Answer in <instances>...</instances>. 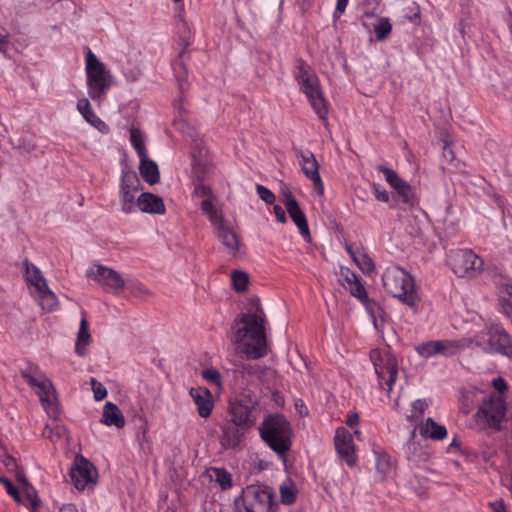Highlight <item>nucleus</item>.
<instances>
[{
    "instance_id": "obj_1",
    "label": "nucleus",
    "mask_w": 512,
    "mask_h": 512,
    "mask_svg": "<svg viewBox=\"0 0 512 512\" xmlns=\"http://www.w3.org/2000/svg\"><path fill=\"white\" fill-rule=\"evenodd\" d=\"M265 314L257 307L254 313H244L235 318L231 342L237 353L249 359H258L266 352L264 332Z\"/></svg>"
},
{
    "instance_id": "obj_2",
    "label": "nucleus",
    "mask_w": 512,
    "mask_h": 512,
    "mask_svg": "<svg viewBox=\"0 0 512 512\" xmlns=\"http://www.w3.org/2000/svg\"><path fill=\"white\" fill-rule=\"evenodd\" d=\"M261 439L280 458H285L292 445V428L282 415H269L259 427Z\"/></svg>"
},
{
    "instance_id": "obj_3",
    "label": "nucleus",
    "mask_w": 512,
    "mask_h": 512,
    "mask_svg": "<svg viewBox=\"0 0 512 512\" xmlns=\"http://www.w3.org/2000/svg\"><path fill=\"white\" fill-rule=\"evenodd\" d=\"M385 290L412 310H417L420 298L414 278L404 269L388 267L382 276Z\"/></svg>"
},
{
    "instance_id": "obj_4",
    "label": "nucleus",
    "mask_w": 512,
    "mask_h": 512,
    "mask_svg": "<svg viewBox=\"0 0 512 512\" xmlns=\"http://www.w3.org/2000/svg\"><path fill=\"white\" fill-rule=\"evenodd\" d=\"M25 281L31 297L44 312L55 311L59 306L56 294L49 288L42 271L33 263L25 261Z\"/></svg>"
},
{
    "instance_id": "obj_5",
    "label": "nucleus",
    "mask_w": 512,
    "mask_h": 512,
    "mask_svg": "<svg viewBox=\"0 0 512 512\" xmlns=\"http://www.w3.org/2000/svg\"><path fill=\"white\" fill-rule=\"evenodd\" d=\"M86 85L89 97L96 101L105 97L112 85V74L88 48L85 55Z\"/></svg>"
},
{
    "instance_id": "obj_6",
    "label": "nucleus",
    "mask_w": 512,
    "mask_h": 512,
    "mask_svg": "<svg viewBox=\"0 0 512 512\" xmlns=\"http://www.w3.org/2000/svg\"><path fill=\"white\" fill-rule=\"evenodd\" d=\"M22 377L39 397L40 403L50 417L56 418L58 411V395L51 380L37 367H29L22 371Z\"/></svg>"
},
{
    "instance_id": "obj_7",
    "label": "nucleus",
    "mask_w": 512,
    "mask_h": 512,
    "mask_svg": "<svg viewBox=\"0 0 512 512\" xmlns=\"http://www.w3.org/2000/svg\"><path fill=\"white\" fill-rule=\"evenodd\" d=\"M274 490L264 484L246 486L235 498L237 512H274Z\"/></svg>"
},
{
    "instance_id": "obj_8",
    "label": "nucleus",
    "mask_w": 512,
    "mask_h": 512,
    "mask_svg": "<svg viewBox=\"0 0 512 512\" xmlns=\"http://www.w3.org/2000/svg\"><path fill=\"white\" fill-rule=\"evenodd\" d=\"M296 80L319 118L325 120L328 115V103L324 98L318 77L309 72L304 63H301L298 66Z\"/></svg>"
},
{
    "instance_id": "obj_9",
    "label": "nucleus",
    "mask_w": 512,
    "mask_h": 512,
    "mask_svg": "<svg viewBox=\"0 0 512 512\" xmlns=\"http://www.w3.org/2000/svg\"><path fill=\"white\" fill-rule=\"evenodd\" d=\"M477 346L488 353H500L512 358V337L501 327L491 326L474 337Z\"/></svg>"
},
{
    "instance_id": "obj_10",
    "label": "nucleus",
    "mask_w": 512,
    "mask_h": 512,
    "mask_svg": "<svg viewBox=\"0 0 512 512\" xmlns=\"http://www.w3.org/2000/svg\"><path fill=\"white\" fill-rule=\"evenodd\" d=\"M448 264L458 277L473 278L483 270V260L470 249H457L448 255Z\"/></svg>"
},
{
    "instance_id": "obj_11",
    "label": "nucleus",
    "mask_w": 512,
    "mask_h": 512,
    "mask_svg": "<svg viewBox=\"0 0 512 512\" xmlns=\"http://www.w3.org/2000/svg\"><path fill=\"white\" fill-rule=\"evenodd\" d=\"M370 359L373 362L380 386L382 388L386 386V391L389 394L398 374L396 358L388 351L375 349L370 352Z\"/></svg>"
},
{
    "instance_id": "obj_12",
    "label": "nucleus",
    "mask_w": 512,
    "mask_h": 512,
    "mask_svg": "<svg viewBox=\"0 0 512 512\" xmlns=\"http://www.w3.org/2000/svg\"><path fill=\"white\" fill-rule=\"evenodd\" d=\"M192 196L199 203L202 213L208 218L213 229L227 221L224 218L222 208L216 196L212 193L209 186L204 184L196 185Z\"/></svg>"
},
{
    "instance_id": "obj_13",
    "label": "nucleus",
    "mask_w": 512,
    "mask_h": 512,
    "mask_svg": "<svg viewBox=\"0 0 512 512\" xmlns=\"http://www.w3.org/2000/svg\"><path fill=\"white\" fill-rule=\"evenodd\" d=\"M466 347L464 339H440L430 340L415 346L417 354L425 359L432 357H450L456 355Z\"/></svg>"
},
{
    "instance_id": "obj_14",
    "label": "nucleus",
    "mask_w": 512,
    "mask_h": 512,
    "mask_svg": "<svg viewBox=\"0 0 512 512\" xmlns=\"http://www.w3.org/2000/svg\"><path fill=\"white\" fill-rule=\"evenodd\" d=\"M86 276L98 283L103 290L118 294L126 286L122 275L111 267L93 264L86 270Z\"/></svg>"
},
{
    "instance_id": "obj_15",
    "label": "nucleus",
    "mask_w": 512,
    "mask_h": 512,
    "mask_svg": "<svg viewBox=\"0 0 512 512\" xmlns=\"http://www.w3.org/2000/svg\"><path fill=\"white\" fill-rule=\"evenodd\" d=\"M140 189V182L135 172L124 171L121 176L119 187V201L121 211L125 214L136 212L137 193Z\"/></svg>"
},
{
    "instance_id": "obj_16",
    "label": "nucleus",
    "mask_w": 512,
    "mask_h": 512,
    "mask_svg": "<svg viewBox=\"0 0 512 512\" xmlns=\"http://www.w3.org/2000/svg\"><path fill=\"white\" fill-rule=\"evenodd\" d=\"M505 403L500 396H491L484 400L476 413L477 421L487 427L499 429L505 417Z\"/></svg>"
},
{
    "instance_id": "obj_17",
    "label": "nucleus",
    "mask_w": 512,
    "mask_h": 512,
    "mask_svg": "<svg viewBox=\"0 0 512 512\" xmlns=\"http://www.w3.org/2000/svg\"><path fill=\"white\" fill-rule=\"evenodd\" d=\"M70 476L75 488L79 491L93 490L98 479L94 465L83 457L75 461L70 470Z\"/></svg>"
},
{
    "instance_id": "obj_18",
    "label": "nucleus",
    "mask_w": 512,
    "mask_h": 512,
    "mask_svg": "<svg viewBox=\"0 0 512 512\" xmlns=\"http://www.w3.org/2000/svg\"><path fill=\"white\" fill-rule=\"evenodd\" d=\"M334 445L338 457L348 466L353 467L357 463L356 445L353 435L345 427H338L335 430Z\"/></svg>"
},
{
    "instance_id": "obj_19",
    "label": "nucleus",
    "mask_w": 512,
    "mask_h": 512,
    "mask_svg": "<svg viewBox=\"0 0 512 512\" xmlns=\"http://www.w3.org/2000/svg\"><path fill=\"white\" fill-rule=\"evenodd\" d=\"M298 160L303 174L312 181L315 192L322 196L324 194V183L319 174V163L310 151L298 153Z\"/></svg>"
},
{
    "instance_id": "obj_20",
    "label": "nucleus",
    "mask_w": 512,
    "mask_h": 512,
    "mask_svg": "<svg viewBox=\"0 0 512 512\" xmlns=\"http://www.w3.org/2000/svg\"><path fill=\"white\" fill-rule=\"evenodd\" d=\"M379 170L383 173L388 184L397 191L403 202L412 205L415 199L412 187L394 170L387 167H379Z\"/></svg>"
},
{
    "instance_id": "obj_21",
    "label": "nucleus",
    "mask_w": 512,
    "mask_h": 512,
    "mask_svg": "<svg viewBox=\"0 0 512 512\" xmlns=\"http://www.w3.org/2000/svg\"><path fill=\"white\" fill-rule=\"evenodd\" d=\"M189 395L196 406L199 416L208 418L214 408L213 396L210 390L202 386L192 387L189 390Z\"/></svg>"
},
{
    "instance_id": "obj_22",
    "label": "nucleus",
    "mask_w": 512,
    "mask_h": 512,
    "mask_svg": "<svg viewBox=\"0 0 512 512\" xmlns=\"http://www.w3.org/2000/svg\"><path fill=\"white\" fill-rule=\"evenodd\" d=\"M214 232L229 254L236 255L239 252L241 241L230 222L225 221L218 225Z\"/></svg>"
},
{
    "instance_id": "obj_23",
    "label": "nucleus",
    "mask_w": 512,
    "mask_h": 512,
    "mask_svg": "<svg viewBox=\"0 0 512 512\" xmlns=\"http://www.w3.org/2000/svg\"><path fill=\"white\" fill-rule=\"evenodd\" d=\"M147 214L163 215L166 213V207L163 199L150 192H142L137 197L136 210Z\"/></svg>"
},
{
    "instance_id": "obj_24",
    "label": "nucleus",
    "mask_w": 512,
    "mask_h": 512,
    "mask_svg": "<svg viewBox=\"0 0 512 512\" xmlns=\"http://www.w3.org/2000/svg\"><path fill=\"white\" fill-rule=\"evenodd\" d=\"M76 109L84 120L100 133H109V126L96 115L88 98H79L76 104Z\"/></svg>"
},
{
    "instance_id": "obj_25",
    "label": "nucleus",
    "mask_w": 512,
    "mask_h": 512,
    "mask_svg": "<svg viewBox=\"0 0 512 512\" xmlns=\"http://www.w3.org/2000/svg\"><path fill=\"white\" fill-rule=\"evenodd\" d=\"M100 423L121 429L125 426V417L116 404L108 401L103 406Z\"/></svg>"
},
{
    "instance_id": "obj_26",
    "label": "nucleus",
    "mask_w": 512,
    "mask_h": 512,
    "mask_svg": "<svg viewBox=\"0 0 512 512\" xmlns=\"http://www.w3.org/2000/svg\"><path fill=\"white\" fill-rule=\"evenodd\" d=\"M230 422L235 423L242 428H250L254 424L251 408L242 403H234L231 406Z\"/></svg>"
},
{
    "instance_id": "obj_27",
    "label": "nucleus",
    "mask_w": 512,
    "mask_h": 512,
    "mask_svg": "<svg viewBox=\"0 0 512 512\" xmlns=\"http://www.w3.org/2000/svg\"><path fill=\"white\" fill-rule=\"evenodd\" d=\"M245 430H247V428H242L229 421L224 425L221 444L225 448H234L238 446L243 438Z\"/></svg>"
},
{
    "instance_id": "obj_28",
    "label": "nucleus",
    "mask_w": 512,
    "mask_h": 512,
    "mask_svg": "<svg viewBox=\"0 0 512 512\" xmlns=\"http://www.w3.org/2000/svg\"><path fill=\"white\" fill-rule=\"evenodd\" d=\"M417 429L422 437L433 440H442L447 436L446 427L436 423L432 418H427L424 423L417 426Z\"/></svg>"
},
{
    "instance_id": "obj_29",
    "label": "nucleus",
    "mask_w": 512,
    "mask_h": 512,
    "mask_svg": "<svg viewBox=\"0 0 512 512\" xmlns=\"http://www.w3.org/2000/svg\"><path fill=\"white\" fill-rule=\"evenodd\" d=\"M139 172L144 181L148 184H156L160 180V173L156 162L148 158H139Z\"/></svg>"
},
{
    "instance_id": "obj_30",
    "label": "nucleus",
    "mask_w": 512,
    "mask_h": 512,
    "mask_svg": "<svg viewBox=\"0 0 512 512\" xmlns=\"http://www.w3.org/2000/svg\"><path fill=\"white\" fill-rule=\"evenodd\" d=\"M91 341V335L88 331V321L86 319L85 312H82V318L79 324V330L77 333V339L75 343V351L79 356H83L86 353V347Z\"/></svg>"
},
{
    "instance_id": "obj_31",
    "label": "nucleus",
    "mask_w": 512,
    "mask_h": 512,
    "mask_svg": "<svg viewBox=\"0 0 512 512\" xmlns=\"http://www.w3.org/2000/svg\"><path fill=\"white\" fill-rule=\"evenodd\" d=\"M376 456V472L381 480H384L391 476L394 472V465L389 455L383 451L374 450Z\"/></svg>"
},
{
    "instance_id": "obj_32",
    "label": "nucleus",
    "mask_w": 512,
    "mask_h": 512,
    "mask_svg": "<svg viewBox=\"0 0 512 512\" xmlns=\"http://www.w3.org/2000/svg\"><path fill=\"white\" fill-rule=\"evenodd\" d=\"M280 500L285 505L293 504L298 495V489L294 481L286 478L279 486Z\"/></svg>"
},
{
    "instance_id": "obj_33",
    "label": "nucleus",
    "mask_w": 512,
    "mask_h": 512,
    "mask_svg": "<svg viewBox=\"0 0 512 512\" xmlns=\"http://www.w3.org/2000/svg\"><path fill=\"white\" fill-rule=\"evenodd\" d=\"M290 218L293 220L297 228L299 229L300 234L305 240H310V231L307 223L306 216L300 209L299 205L292 207L287 210Z\"/></svg>"
},
{
    "instance_id": "obj_34",
    "label": "nucleus",
    "mask_w": 512,
    "mask_h": 512,
    "mask_svg": "<svg viewBox=\"0 0 512 512\" xmlns=\"http://www.w3.org/2000/svg\"><path fill=\"white\" fill-rule=\"evenodd\" d=\"M429 404L430 402L427 401L426 399H417L414 402H412L410 413L407 414L406 416L407 420L410 423L418 426L417 422L423 418L425 410L428 408ZM416 429L417 427H415L414 430ZM414 433L415 431L412 432V436L414 435Z\"/></svg>"
},
{
    "instance_id": "obj_35",
    "label": "nucleus",
    "mask_w": 512,
    "mask_h": 512,
    "mask_svg": "<svg viewBox=\"0 0 512 512\" xmlns=\"http://www.w3.org/2000/svg\"><path fill=\"white\" fill-rule=\"evenodd\" d=\"M130 142L139 158H144L147 155L146 137L139 129L134 127L130 129Z\"/></svg>"
},
{
    "instance_id": "obj_36",
    "label": "nucleus",
    "mask_w": 512,
    "mask_h": 512,
    "mask_svg": "<svg viewBox=\"0 0 512 512\" xmlns=\"http://www.w3.org/2000/svg\"><path fill=\"white\" fill-rule=\"evenodd\" d=\"M209 476L211 480L216 482L222 490H227L232 487V476L223 468L210 469Z\"/></svg>"
},
{
    "instance_id": "obj_37",
    "label": "nucleus",
    "mask_w": 512,
    "mask_h": 512,
    "mask_svg": "<svg viewBox=\"0 0 512 512\" xmlns=\"http://www.w3.org/2000/svg\"><path fill=\"white\" fill-rule=\"evenodd\" d=\"M353 262L364 274H370L375 270L374 261L364 251H358V255L354 257Z\"/></svg>"
},
{
    "instance_id": "obj_38",
    "label": "nucleus",
    "mask_w": 512,
    "mask_h": 512,
    "mask_svg": "<svg viewBox=\"0 0 512 512\" xmlns=\"http://www.w3.org/2000/svg\"><path fill=\"white\" fill-rule=\"evenodd\" d=\"M231 281L233 288L238 292H243L247 289L249 278L245 272L234 271L231 274Z\"/></svg>"
},
{
    "instance_id": "obj_39",
    "label": "nucleus",
    "mask_w": 512,
    "mask_h": 512,
    "mask_svg": "<svg viewBox=\"0 0 512 512\" xmlns=\"http://www.w3.org/2000/svg\"><path fill=\"white\" fill-rule=\"evenodd\" d=\"M392 25L388 18H381L378 23L374 25V32L377 40H384L391 33Z\"/></svg>"
},
{
    "instance_id": "obj_40",
    "label": "nucleus",
    "mask_w": 512,
    "mask_h": 512,
    "mask_svg": "<svg viewBox=\"0 0 512 512\" xmlns=\"http://www.w3.org/2000/svg\"><path fill=\"white\" fill-rule=\"evenodd\" d=\"M339 275L340 281L346 289L359 281L357 275L347 267H340Z\"/></svg>"
},
{
    "instance_id": "obj_41",
    "label": "nucleus",
    "mask_w": 512,
    "mask_h": 512,
    "mask_svg": "<svg viewBox=\"0 0 512 512\" xmlns=\"http://www.w3.org/2000/svg\"><path fill=\"white\" fill-rule=\"evenodd\" d=\"M90 384L96 401H101L107 396V389L95 378L90 379Z\"/></svg>"
},
{
    "instance_id": "obj_42",
    "label": "nucleus",
    "mask_w": 512,
    "mask_h": 512,
    "mask_svg": "<svg viewBox=\"0 0 512 512\" xmlns=\"http://www.w3.org/2000/svg\"><path fill=\"white\" fill-rule=\"evenodd\" d=\"M3 465L6 467L8 471H12L16 473V476L19 480H22V474L18 469L17 460L14 456L11 454L5 456L3 459L0 460Z\"/></svg>"
},
{
    "instance_id": "obj_43",
    "label": "nucleus",
    "mask_w": 512,
    "mask_h": 512,
    "mask_svg": "<svg viewBox=\"0 0 512 512\" xmlns=\"http://www.w3.org/2000/svg\"><path fill=\"white\" fill-rule=\"evenodd\" d=\"M256 191H257V194L260 197V199L263 200L265 203H267V204L274 203L275 195L270 189H268L267 187H265L261 184H257Z\"/></svg>"
},
{
    "instance_id": "obj_44",
    "label": "nucleus",
    "mask_w": 512,
    "mask_h": 512,
    "mask_svg": "<svg viewBox=\"0 0 512 512\" xmlns=\"http://www.w3.org/2000/svg\"><path fill=\"white\" fill-rule=\"evenodd\" d=\"M281 195L283 196V202L287 210L298 205L296 199L294 198L288 186H282Z\"/></svg>"
},
{
    "instance_id": "obj_45",
    "label": "nucleus",
    "mask_w": 512,
    "mask_h": 512,
    "mask_svg": "<svg viewBox=\"0 0 512 512\" xmlns=\"http://www.w3.org/2000/svg\"><path fill=\"white\" fill-rule=\"evenodd\" d=\"M347 289L349 290L350 294L357 298L359 301L367 300V292L364 286L361 284L360 280Z\"/></svg>"
},
{
    "instance_id": "obj_46",
    "label": "nucleus",
    "mask_w": 512,
    "mask_h": 512,
    "mask_svg": "<svg viewBox=\"0 0 512 512\" xmlns=\"http://www.w3.org/2000/svg\"><path fill=\"white\" fill-rule=\"evenodd\" d=\"M202 376L206 381L216 385L217 387H220V385H221L220 374L216 369H214V368L205 369L202 372Z\"/></svg>"
},
{
    "instance_id": "obj_47",
    "label": "nucleus",
    "mask_w": 512,
    "mask_h": 512,
    "mask_svg": "<svg viewBox=\"0 0 512 512\" xmlns=\"http://www.w3.org/2000/svg\"><path fill=\"white\" fill-rule=\"evenodd\" d=\"M0 483L4 485L8 495H10L15 501L20 502V495L17 488L14 487L8 478L0 476Z\"/></svg>"
},
{
    "instance_id": "obj_48",
    "label": "nucleus",
    "mask_w": 512,
    "mask_h": 512,
    "mask_svg": "<svg viewBox=\"0 0 512 512\" xmlns=\"http://www.w3.org/2000/svg\"><path fill=\"white\" fill-rule=\"evenodd\" d=\"M360 302L365 306V309L371 317L372 322L376 326V313L379 310L378 304L370 300L368 297L367 300H361Z\"/></svg>"
},
{
    "instance_id": "obj_49",
    "label": "nucleus",
    "mask_w": 512,
    "mask_h": 512,
    "mask_svg": "<svg viewBox=\"0 0 512 512\" xmlns=\"http://www.w3.org/2000/svg\"><path fill=\"white\" fill-rule=\"evenodd\" d=\"M499 294L501 298V302L504 299H509L512 301V282L505 281L499 286Z\"/></svg>"
},
{
    "instance_id": "obj_50",
    "label": "nucleus",
    "mask_w": 512,
    "mask_h": 512,
    "mask_svg": "<svg viewBox=\"0 0 512 512\" xmlns=\"http://www.w3.org/2000/svg\"><path fill=\"white\" fill-rule=\"evenodd\" d=\"M373 193L378 201L387 203L390 200L389 193L385 189H381L378 185L373 186Z\"/></svg>"
},
{
    "instance_id": "obj_51",
    "label": "nucleus",
    "mask_w": 512,
    "mask_h": 512,
    "mask_svg": "<svg viewBox=\"0 0 512 512\" xmlns=\"http://www.w3.org/2000/svg\"><path fill=\"white\" fill-rule=\"evenodd\" d=\"M348 2L349 0H336V7L333 13L334 19H338L345 12Z\"/></svg>"
},
{
    "instance_id": "obj_52",
    "label": "nucleus",
    "mask_w": 512,
    "mask_h": 512,
    "mask_svg": "<svg viewBox=\"0 0 512 512\" xmlns=\"http://www.w3.org/2000/svg\"><path fill=\"white\" fill-rule=\"evenodd\" d=\"M359 422H360V417L357 412L349 413L345 420L346 425L351 429L356 428L358 426Z\"/></svg>"
},
{
    "instance_id": "obj_53",
    "label": "nucleus",
    "mask_w": 512,
    "mask_h": 512,
    "mask_svg": "<svg viewBox=\"0 0 512 512\" xmlns=\"http://www.w3.org/2000/svg\"><path fill=\"white\" fill-rule=\"evenodd\" d=\"M10 44L9 35L7 33L0 32V52L7 56V50Z\"/></svg>"
},
{
    "instance_id": "obj_54",
    "label": "nucleus",
    "mask_w": 512,
    "mask_h": 512,
    "mask_svg": "<svg viewBox=\"0 0 512 512\" xmlns=\"http://www.w3.org/2000/svg\"><path fill=\"white\" fill-rule=\"evenodd\" d=\"M491 512H508L502 499H497L490 504Z\"/></svg>"
},
{
    "instance_id": "obj_55",
    "label": "nucleus",
    "mask_w": 512,
    "mask_h": 512,
    "mask_svg": "<svg viewBox=\"0 0 512 512\" xmlns=\"http://www.w3.org/2000/svg\"><path fill=\"white\" fill-rule=\"evenodd\" d=\"M273 212H274V215H275L277 221H279L280 223L286 222V220H287L286 214H285V211L282 209V207H280L279 205H274Z\"/></svg>"
},
{
    "instance_id": "obj_56",
    "label": "nucleus",
    "mask_w": 512,
    "mask_h": 512,
    "mask_svg": "<svg viewBox=\"0 0 512 512\" xmlns=\"http://www.w3.org/2000/svg\"><path fill=\"white\" fill-rule=\"evenodd\" d=\"M502 311L511 319L512 321V301L509 299H504L501 302Z\"/></svg>"
},
{
    "instance_id": "obj_57",
    "label": "nucleus",
    "mask_w": 512,
    "mask_h": 512,
    "mask_svg": "<svg viewBox=\"0 0 512 512\" xmlns=\"http://www.w3.org/2000/svg\"><path fill=\"white\" fill-rule=\"evenodd\" d=\"M493 386L499 392H503L507 388L505 380L500 377L493 380Z\"/></svg>"
},
{
    "instance_id": "obj_58",
    "label": "nucleus",
    "mask_w": 512,
    "mask_h": 512,
    "mask_svg": "<svg viewBox=\"0 0 512 512\" xmlns=\"http://www.w3.org/2000/svg\"><path fill=\"white\" fill-rule=\"evenodd\" d=\"M9 449L4 444V442L0 439V460L3 459L5 456L9 455Z\"/></svg>"
},
{
    "instance_id": "obj_59",
    "label": "nucleus",
    "mask_w": 512,
    "mask_h": 512,
    "mask_svg": "<svg viewBox=\"0 0 512 512\" xmlns=\"http://www.w3.org/2000/svg\"><path fill=\"white\" fill-rule=\"evenodd\" d=\"M59 512H78V510L73 504H66L60 508Z\"/></svg>"
},
{
    "instance_id": "obj_60",
    "label": "nucleus",
    "mask_w": 512,
    "mask_h": 512,
    "mask_svg": "<svg viewBox=\"0 0 512 512\" xmlns=\"http://www.w3.org/2000/svg\"><path fill=\"white\" fill-rule=\"evenodd\" d=\"M414 10L415 11H414L413 15L409 17V21H411V22H418L419 19H420V10H419L418 7H415Z\"/></svg>"
},
{
    "instance_id": "obj_61",
    "label": "nucleus",
    "mask_w": 512,
    "mask_h": 512,
    "mask_svg": "<svg viewBox=\"0 0 512 512\" xmlns=\"http://www.w3.org/2000/svg\"><path fill=\"white\" fill-rule=\"evenodd\" d=\"M346 251L348 252V254L350 255V257L352 258V260L354 261V257H357L358 255V251H354L352 249V247L350 245H346Z\"/></svg>"
},
{
    "instance_id": "obj_62",
    "label": "nucleus",
    "mask_w": 512,
    "mask_h": 512,
    "mask_svg": "<svg viewBox=\"0 0 512 512\" xmlns=\"http://www.w3.org/2000/svg\"><path fill=\"white\" fill-rule=\"evenodd\" d=\"M352 435L353 437L355 436L357 440H362V432L359 429H357V427L354 429Z\"/></svg>"
},
{
    "instance_id": "obj_63",
    "label": "nucleus",
    "mask_w": 512,
    "mask_h": 512,
    "mask_svg": "<svg viewBox=\"0 0 512 512\" xmlns=\"http://www.w3.org/2000/svg\"><path fill=\"white\" fill-rule=\"evenodd\" d=\"M38 504H39V501L37 499H33L31 501V506H32L31 511L32 512H36V508H37Z\"/></svg>"
},
{
    "instance_id": "obj_64",
    "label": "nucleus",
    "mask_w": 512,
    "mask_h": 512,
    "mask_svg": "<svg viewBox=\"0 0 512 512\" xmlns=\"http://www.w3.org/2000/svg\"><path fill=\"white\" fill-rule=\"evenodd\" d=\"M394 407H395V408H397V409H398V407H399V402H398V400H397V399L394 401Z\"/></svg>"
}]
</instances>
